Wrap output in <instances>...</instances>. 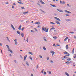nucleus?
Masks as SVG:
<instances>
[{
	"instance_id": "1",
	"label": "nucleus",
	"mask_w": 76,
	"mask_h": 76,
	"mask_svg": "<svg viewBox=\"0 0 76 76\" xmlns=\"http://www.w3.org/2000/svg\"><path fill=\"white\" fill-rule=\"evenodd\" d=\"M57 10H58V12H61V13H63V12H64L63 11L61 10L57 9Z\"/></svg>"
},
{
	"instance_id": "2",
	"label": "nucleus",
	"mask_w": 76,
	"mask_h": 76,
	"mask_svg": "<svg viewBox=\"0 0 76 76\" xmlns=\"http://www.w3.org/2000/svg\"><path fill=\"white\" fill-rule=\"evenodd\" d=\"M42 31H46V29H47V28L46 27H45L44 28V27H42Z\"/></svg>"
},
{
	"instance_id": "3",
	"label": "nucleus",
	"mask_w": 76,
	"mask_h": 76,
	"mask_svg": "<svg viewBox=\"0 0 76 76\" xmlns=\"http://www.w3.org/2000/svg\"><path fill=\"white\" fill-rule=\"evenodd\" d=\"M54 18L55 19H56V20H59V21H61V20H60V19H59V18H58L54 17Z\"/></svg>"
},
{
	"instance_id": "4",
	"label": "nucleus",
	"mask_w": 76,
	"mask_h": 76,
	"mask_svg": "<svg viewBox=\"0 0 76 76\" xmlns=\"http://www.w3.org/2000/svg\"><path fill=\"white\" fill-rule=\"evenodd\" d=\"M64 11L65 12H66V13H72V12H69L68 11H67V10H65Z\"/></svg>"
},
{
	"instance_id": "5",
	"label": "nucleus",
	"mask_w": 76,
	"mask_h": 76,
	"mask_svg": "<svg viewBox=\"0 0 76 76\" xmlns=\"http://www.w3.org/2000/svg\"><path fill=\"white\" fill-rule=\"evenodd\" d=\"M26 57H27V55H26L24 56V61L26 60Z\"/></svg>"
},
{
	"instance_id": "6",
	"label": "nucleus",
	"mask_w": 76,
	"mask_h": 76,
	"mask_svg": "<svg viewBox=\"0 0 76 76\" xmlns=\"http://www.w3.org/2000/svg\"><path fill=\"white\" fill-rule=\"evenodd\" d=\"M50 53H52V56H53V54H54L55 52L53 51H50Z\"/></svg>"
},
{
	"instance_id": "7",
	"label": "nucleus",
	"mask_w": 76,
	"mask_h": 76,
	"mask_svg": "<svg viewBox=\"0 0 76 76\" xmlns=\"http://www.w3.org/2000/svg\"><path fill=\"white\" fill-rule=\"evenodd\" d=\"M50 53H52V56H53V54H54L55 52L53 51H50Z\"/></svg>"
},
{
	"instance_id": "8",
	"label": "nucleus",
	"mask_w": 76,
	"mask_h": 76,
	"mask_svg": "<svg viewBox=\"0 0 76 76\" xmlns=\"http://www.w3.org/2000/svg\"><path fill=\"white\" fill-rule=\"evenodd\" d=\"M11 26L12 28H13V30H15V27H14V26H13L12 24H11Z\"/></svg>"
},
{
	"instance_id": "9",
	"label": "nucleus",
	"mask_w": 76,
	"mask_h": 76,
	"mask_svg": "<svg viewBox=\"0 0 76 76\" xmlns=\"http://www.w3.org/2000/svg\"><path fill=\"white\" fill-rule=\"evenodd\" d=\"M56 23L58 25H60V22H59L57 20L56 21Z\"/></svg>"
},
{
	"instance_id": "10",
	"label": "nucleus",
	"mask_w": 76,
	"mask_h": 76,
	"mask_svg": "<svg viewBox=\"0 0 76 76\" xmlns=\"http://www.w3.org/2000/svg\"><path fill=\"white\" fill-rule=\"evenodd\" d=\"M21 27H22V26L20 25L18 28V29L20 31V30H21Z\"/></svg>"
},
{
	"instance_id": "11",
	"label": "nucleus",
	"mask_w": 76,
	"mask_h": 76,
	"mask_svg": "<svg viewBox=\"0 0 76 76\" xmlns=\"http://www.w3.org/2000/svg\"><path fill=\"white\" fill-rule=\"evenodd\" d=\"M35 24H38V25H39V24H40V22H37L35 23Z\"/></svg>"
},
{
	"instance_id": "12",
	"label": "nucleus",
	"mask_w": 76,
	"mask_h": 76,
	"mask_svg": "<svg viewBox=\"0 0 76 76\" xmlns=\"http://www.w3.org/2000/svg\"><path fill=\"white\" fill-rule=\"evenodd\" d=\"M69 46V45H66V50H68V49H69V46Z\"/></svg>"
},
{
	"instance_id": "13",
	"label": "nucleus",
	"mask_w": 76,
	"mask_h": 76,
	"mask_svg": "<svg viewBox=\"0 0 76 76\" xmlns=\"http://www.w3.org/2000/svg\"><path fill=\"white\" fill-rule=\"evenodd\" d=\"M55 28H54V27H53L52 28H50V32L51 31V30H52V29H55Z\"/></svg>"
},
{
	"instance_id": "14",
	"label": "nucleus",
	"mask_w": 76,
	"mask_h": 76,
	"mask_svg": "<svg viewBox=\"0 0 76 76\" xmlns=\"http://www.w3.org/2000/svg\"><path fill=\"white\" fill-rule=\"evenodd\" d=\"M50 6H52V7H56V6L55 5L51 4H50Z\"/></svg>"
},
{
	"instance_id": "15",
	"label": "nucleus",
	"mask_w": 76,
	"mask_h": 76,
	"mask_svg": "<svg viewBox=\"0 0 76 76\" xmlns=\"http://www.w3.org/2000/svg\"><path fill=\"white\" fill-rule=\"evenodd\" d=\"M8 51L10 52V53H13V52L12 51V50H11L10 49L8 50Z\"/></svg>"
},
{
	"instance_id": "16",
	"label": "nucleus",
	"mask_w": 76,
	"mask_h": 76,
	"mask_svg": "<svg viewBox=\"0 0 76 76\" xmlns=\"http://www.w3.org/2000/svg\"><path fill=\"white\" fill-rule=\"evenodd\" d=\"M68 39H69V37H66L64 39V41H66V40H67Z\"/></svg>"
},
{
	"instance_id": "17",
	"label": "nucleus",
	"mask_w": 76,
	"mask_h": 76,
	"mask_svg": "<svg viewBox=\"0 0 76 76\" xmlns=\"http://www.w3.org/2000/svg\"><path fill=\"white\" fill-rule=\"evenodd\" d=\"M65 75L67 76H69V73H67L66 72H65Z\"/></svg>"
},
{
	"instance_id": "18",
	"label": "nucleus",
	"mask_w": 76,
	"mask_h": 76,
	"mask_svg": "<svg viewBox=\"0 0 76 76\" xmlns=\"http://www.w3.org/2000/svg\"><path fill=\"white\" fill-rule=\"evenodd\" d=\"M17 33L18 34H19V35H20V32H19V31H17Z\"/></svg>"
},
{
	"instance_id": "19",
	"label": "nucleus",
	"mask_w": 76,
	"mask_h": 76,
	"mask_svg": "<svg viewBox=\"0 0 76 76\" xmlns=\"http://www.w3.org/2000/svg\"><path fill=\"white\" fill-rule=\"evenodd\" d=\"M6 46H7V48H8V49H10V48H9V45H6Z\"/></svg>"
},
{
	"instance_id": "20",
	"label": "nucleus",
	"mask_w": 76,
	"mask_h": 76,
	"mask_svg": "<svg viewBox=\"0 0 76 76\" xmlns=\"http://www.w3.org/2000/svg\"><path fill=\"white\" fill-rule=\"evenodd\" d=\"M18 3H19V4H23V3L21 2L18 1Z\"/></svg>"
},
{
	"instance_id": "21",
	"label": "nucleus",
	"mask_w": 76,
	"mask_h": 76,
	"mask_svg": "<svg viewBox=\"0 0 76 76\" xmlns=\"http://www.w3.org/2000/svg\"><path fill=\"white\" fill-rule=\"evenodd\" d=\"M67 60L68 61H70L71 60V58H68V59H67Z\"/></svg>"
},
{
	"instance_id": "22",
	"label": "nucleus",
	"mask_w": 76,
	"mask_h": 76,
	"mask_svg": "<svg viewBox=\"0 0 76 76\" xmlns=\"http://www.w3.org/2000/svg\"><path fill=\"white\" fill-rule=\"evenodd\" d=\"M65 63L66 64H69V63H70V62L69 61H67V62H65Z\"/></svg>"
},
{
	"instance_id": "23",
	"label": "nucleus",
	"mask_w": 76,
	"mask_h": 76,
	"mask_svg": "<svg viewBox=\"0 0 76 76\" xmlns=\"http://www.w3.org/2000/svg\"><path fill=\"white\" fill-rule=\"evenodd\" d=\"M7 39L8 40V41H9V42H10V41L9 39L8 38V37H7Z\"/></svg>"
},
{
	"instance_id": "24",
	"label": "nucleus",
	"mask_w": 76,
	"mask_h": 76,
	"mask_svg": "<svg viewBox=\"0 0 76 76\" xmlns=\"http://www.w3.org/2000/svg\"><path fill=\"white\" fill-rule=\"evenodd\" d=\"M41 3L42 4H45V3H44V2H43V1H42V0H41Z\"/></svg>"
},
{
	"instance_id": "25",
	"label": "nucleus",
	"mask_w": 76,
	"mask_h": 76,
	"mask_svg": "<svg viewBox=\"0 0 76 76\" xmlns=\"http://www.w3.org/2000/svg\"><path fill=\"white\" fill-rule=\"evenodd\" d=\"M28 53L29 54H31V55H33V53H32V52H28Z\"/></svg>"
},
{
	"instance_id": "26",
	"label": "nucleus",
	"mask_w": 76,
	"mask_h": 76,
	"mask_svg": "<svg viewBox=\"0 0 76 76\" xmlns=\"http://www.w3.org/2000/svg\"><path fill=\"white\" fill-rule=\"evenodd\" d=\"M62 4H65V2L64 1L62 2Z\"/></svg>"
},
{
	"instance_id": "27",
	"label": "nucleus",
	"mask_w": 76,
	"mask_h": 76,
	"mask_svg": "<svg viewBox=\"0 0 76 76\" xmlns=\"http://www.w3.org/2000/svg\"><path fill=\"white\" fill-rule=\"evenodd\" d=\"M21 35L22 36V37H23L24 36V34H23V33H22L21 34Z\"/></svg>"
},
{
	"instance_id": "28",
	"label": "nucleus",
	"mask_w": 76,
	"mask_h": 76,
	"mask_svg": "<svg viewBox=\"0 0 76 76\" xmlns=\"http://www.w3.org/2000/svg\"><path fill=\"white\" fill-rule=\"evenodd\" d=\"M43 49L44 50V51H45V50H46V48H45V47H44L43 48Z\"/></svg>"
},
{
	"instance_id": "29",
	"label": "nucleus",
	"mask_w": 76,
	"mask_h": 76,
	"mask_svg": "<svg viewBox=\"0 0 76 76\" xmlns=\"http://www.w3.org/2000/svg\"><path fill=\"white\" fill-rule=\"evenodd\" d=\"M49 28H47L45 32H48V31Z\"/></svg>"
},
{
	"instance_id": "30",
	"label": "nucleus",
	"mask_w": 76,
	"mask_h": 76,
	"mask_svg": "<svg viewBox=\"0 0 76 76\" xmlns=\"http://www.w3.org/2000/svg\"><path fill=\"white\" fill-rule=\"evenodd\" d=\"M26 64L27 65V66H29V64L28 63V62L27 61H26Z\"/></svg>"
},
{
	"instance_id": "31",
	"label": "nucleus",
	"mask_w": 76,
	"mask_h": 76,
	"mask_svg": "<svg viewBox=\"0 0 76 76\" xmlns=\"http://www.w3.org/2000/svg\"><path fill=\"white\" fill-rule=\"evenodd\" d=\"M28 13V11L23 12V14H24V15H25V14H26V13Z\"/></svg>"
},
{
	"instance_id": "32",
	"label": "nucleus",
	"mask_w": 76,
	"mask_h": 76,
	"mask_svg": "<svg viewBox=\"0 0 76 76\" xmlns=\"http://www.w3.org/2000/svg\"><path fill=\"white\" fill-rule=\"evenodd\" d=\"M34 29L35 31H36V32H38V30H37V28H34Z\"/></svg>"
},
{
	"instance_id": "33",
	"label": "nucleus",
	"mask_w": 76,
	"mask_h": 76,
	"mask_svg": "<svg viewBox=\"0 0 76 76\" xmlns=\"http://www.w3.org/2000/svg\"><path fill=\"white\" fill-rule=\"evenodd\" d=\"M25 29V27L22 28L21 29V31H23V29Z\"/></svg>"
},
{
	"instance_id": "34",
	"label": "nucleus",
	"mask_w": 76,
	"mask_h": 76,
	"mask_svg": "<svg viewBox=\"0 0 76 76\" xmlns=\"http://www.w3.org/2000/svg\"><path fill=\"white\" fill-rule=\"evenodd\" d=\"M51 24H53V25H55V23H53V22H50Z\"/></svg>"
},
{
	"instance_id": "35",
	"label": "nucleus",
	"mask_w": 76,
	"mask_h": 76,
	"mask_svg": "<svg viewBox=\"0 0 76 76\" xmlns=\"http://www.w3.org/2000/svg\"><path fill=\"white\" fill-rule=\"evenodd\" d=\"M69 33L70 34H74V32H73V31H71L69 32Z\"/></svg>"
},
{
	"instance_id": "36",
	"label": "nucleus",
	"mask_w": 76,
	"mask_h": 76,
	"mask_svg": "<svg viewBox=\"0 0 76 76\" xmlns=\"http://www.w3.org/2000/svg\"><path fill=\"white\" fill-rule=\"evenodd\" d=\"M75 50V48H74L73 50H72V53H73V54H74V50Z\"/></svg>"
},
{
	"instance_id": "37",
	"label": "nucleus",
	"mask_w": 76,
	"mask_h": 76,
	"mask_svg": "<svg viewBox=\"0 0 76 76\" xmlns=\"http://www.w3.org/2000/svg\"><path fill=\"white\" fill-rule=\"evenodd\" d=\"M64 54H68L67 52L65 51V52H64Z\"/></svg>"
},
{
	"instance_id": "38",
	"label": "nucleus",
	"mask_w": 76,
	"mask_h": 76,
	"mask_svg": "<svg viewBox=\"0 0 76 76\" xmlns=\"http://www.w3.org/2000/svg\"><path fill=\"white\" fill-rule=\"evenodd\" d=\"M53 38L54 39H56L57 38V37L55 36V37H53Z\"/></svg>"
},
{
	"instance_id": "39",
	"label": "nucleus",
	"mask_w": 76,
	"mask_h": 76,
	"mask_svg": "<svg viewBox=\"0 0 76 76\" xmlns=\"http://www.w3.org/2000/svg\"><path fill=\"white\" fill-rule=\"evenodd\" d=\"M29 58H30L31 60H32V57L30 56Z\"/></svg>"
},
{
	"instance_id": "40",
	"label": "nucleus",
	"mask_w": 76,
	"mask_h": 76,
	"mask_svg": "<svg viewBox=\"0 0 76 76\" xmlns=\"http://www.w3.org/2000/svg\"><path fill=\"white\" fill-rule=\"evenodd\" d=\"M40 10H41V11H42V12L43 13H45V12L44 11L40 9Z\"/></svg>"
},
{
	"instance_id": "41",
	"label": "nucleus",
	"mask_w": 76,
	"mask_h": 76,
	"mask_svg": "<svg viewBox=\"0 0 76 76\" xmlns=\"http://www.w3.org/2000/svg\"><path fill=\"white\" fill-rule=\"evenodd\" d=\"M68 55H66V56H70V54L68 53Z\"/></svg>"
},
{
	"instance_id": "42",
	"label": "nucleus",
	"mask_w": 76,
	"mask_h": 76,
	"mask_svg": "<svg viewBox=\"0 0 76 76\" xmlns=\"http://www.w3.org/2000/svg\"><path fill=\"white\" fill-rule=\"evenodd\" d=\"M14 61L15 63H17V62L16 61V60H14Z\"/></svg>"
},
{
	"instance_id": "43",
	"label": "nucleus",
	"mask_w": 76,
	"mask_h": 76,
	"mask_svg": "<svg viewBox=\"0 0 76 76\" xmlns=\"http://www.w3.org/2000/svg\"><path fill=\"white\" fill-rule=\"evenodd\" d=\"M21 8L22 9H25V7H21Z\"/></svg>"
},
{
	"instance_id": "44",
	"label": "nucleus",
	"mask_w": 76,
	"mask_h": 76,
	"mask_svg": "<svg viewBox=\"0 0 76 76\" xmlns=\"http://www.w3.org/2000/svg\"><path fill=\"white\" fill-rule=\"evenodd\" d=\"M14 41L15 42H17V39H15L14 40Z\"/></svg>"
},
{
	"instance_id": "45",
	"label": "nucleus",
	"mask_w": 76,
	"mask_h": 76,
	"mask_svg": "<svg viewBox=\"0 0 76 76\" xmlns=\"http://www.w3.org/2000/svg\"><path fill=\"white\" fill-rule=\"evenodd\" d=\"M71 20L70 19H68V21H69V22H70V21H71Z\"/></svg>"
},
{
	"instance_id": "46",
	"label": "nucleus",
	"mask_w": 76,
	"mask_h": 76,
	"mask_svg": "<svg viewBox=\"0 0 76 76\" xmlns=\"http://www.w3.org/2000/svg\"><path fill=\"white\" fill-rule=\"evenodd\" d=\"M65 16H69L70 15H69V14H66L65 15Z\"/></svg>"
},
{
	"instance_id": "47",
	"label": "nucleus",
	"mask_w": 76,
	"mask_h": 76,
	"mask_svg": "<svg viewBox=\"0 0 76 76\" xmlns=\"http://www.w3.org/2000/svg\"><path fill=\"white\" fill-rule=\"evenodd\" d=\"M60 4H62V1L61 0L60 1Z\"/></svg>"
},
{
	"instance_id": "48",
	"label": "nucleus",
	"mask_w": 76,
	"mask_h": 76,
	"mask_svg": "<svg viewBox=\"0 0 76 76\" xmlns=\"http://www.w3.org/2000/svg\"><path fill=\"white\" fill-rule=\"evenodd\" d=\"M43 72H44V69H43L41 73H43Z\"/></svg>"
},
{
	"instance_id": "49",
	"label": "nucleus",
	"mask_w": 76,
	"mask_h": 76,
	"mask_svg": "<svg viewBox=\"0 0 76 76\" xmlns=\"http://www.w3.org/2000/svg\"><path fill=\"white\" fill-rule=\"evenodd\" d=\"M44 75H46V72H44Z\"/></svg>"
},
{
	"instance_id": "50",
	"label": "nucleus",
	"mask_w": 76,
	"mask_h": 76,
	"mask_svg": "<svg viewBox=\"0 0 76 76\" xmlns=\"http://www.w3.org/2000/svg\"><path fill=\"white\" fill-rule=\"evenodd\" d=\"M12 9H15L14 6H12Z\"/></svg>"
},
{
	"instance_id": "51",
	"label": "nucleus",
	"mask_w": 76,
	"mask_h": 76,
	"mask_svg": "<svg viewBox=\"0 0 76 76\" xmlns=\"http://www.w3.org/2000/svg\"><path fill=\"white\" fill-rule=\"evenodd\" d=\"M51 63H54V62H53V61L52 60L51 61H50Z\"/></svg>"
},
{
	"instance_id": "52",
	"label": "nucleus",
	"mask_w": 76,
	"mask_h": 76,
	"mask_svg": "<svg viewBox=\"0 0 76 76\" xmlns=\"http://www.w3.org/2000/svg\"><path fill=\"white\" fill-rule=\"evenodd\" d=\"M28 38H27V40H26V41H27V42H28Z\"/></svg>"
},
{
	"instance_id": "53",
	"label": "nucleus",
	"mask_w": 76,
	"mask_h": 76,
	"mask_svg": "<svg viewBox=\"0 0 76 76\" xmlns=\"http://www.w3.org/2000/svg\"><path fill=\"white\" fill-rule=\"evenodd\" d=\"M74 38H75V39H76V36H74Z\"/></svg>"
},
{
	"instance_id": "54",
	"label": "nucleus",
	"mask_w": 76,
	"mask_h": 76,
	"mask_svg": "<svg viewBox=\"0 0 76 76\" xmlns=\"http://www.w3.org/2000/svg\"><path fill=\"white\" fill-rule=\"evenodd\" d=\"M65 20L66 21H68V19H66Z\"/></svg>"
},
{
	"instance_id": "55",
	"label": "nucleus",
	"mask_w": 76,
	"mask_h": 76,
	"mask_svg": "<svg viewBox=\"0 0 76 76\" xmlns=\"http://www.w3.org/2000/svg\"><path fill=\"white\" fill-rule=\"evenodd\" d=\"M49 75H51V72H49Z\"/></svg>"
},
{
	"instance_id": "56",
	"label": "nucleus",
	"mask_w": 76,
	"mask_h": 76,
	"mask_svg": "<svg viewBox=\"0 0 76 76\" xmlns=\"http://www.w3.org/2000/svg\"><path fill=\"white\" fill-rule=\"evenodd\" d=\"M47 60H49V57H48L47 58Z\"/></svg>"
},
{
	"instance_id": "57",
	"label": "nucleus",
	"mask_w": 76,
	"mask_h": 76,
	"mask_svg": "<svg viewBox=\"0 0 76 76\" xmlns=\"http://www.w3.org/2000/svg\"><path fill=\"white\" fill-rule=\"evenodd\" d=\"M31 32H34V31L31 30Z\"/></svg>"
},
{
	"instance_id": "58",
	"label": "nucleus",
	"mask_w": 76,
	"mask_h": 76,
	"mask_svg": "<svg viewBox=\"0 0 76 76\" xmlns=\"http://www.w3.org/2000/svg\"><path fill=\"white\" fill-rule=\"evenodd\" d=\"M40 58H42V57L41 56H40Z\"/></svg>"
},
{
	"instance_id": "59",
	"label": "nucleus",
	"mask_w": 76,
	"mask_h": 76,
	"mask_svg": "<svg viewBox=\"0 0 76 76\" xmlns=\"http://www.w3.org/2000/svg\"><path fill=\"white\" fill-rule=\"evenodd\" d=\"M44 41H46V42H47V39H44Z\"/></svg>"
},
{
	"instance_id": "60",
	"label": "nucleus",
	"mask_w": 76,
	"mask_h": 76,
	"mask_svg": "<svg viewBox=\"0 0 76 76\" xmlns=\"http://www.w3.org/2000/svg\"><path fill=\"white\" fill-rule=\"evenodd\" d=\"M67 5L68 7L69 6V4H67Z\"/></svg>"
},
{
	"instance_id": "61",
	"label": "nucleus",
	"mask_w": 76,
	"mask_h": 76,
	"mask_svg": "<svg viewBox=\"0 0 76 76\" xmlns=\"http://www.w3.org/2000/svg\"><path fill=\"white\" fill-rule=\"evenodd\" d=\"M36 67H37L36 69H37V68H38V65H37V66Z\"/></svg>"
},
{
	"instance_id": "62",
	"label": "nucleus",
	"mask_w": 76,
	"mask_h": 76,
	"mask_svg": "<svg viewBox=\"0 0 76 76\" xmlns=\"http://www.w3.org/2000/svg\"><path fill=\"white\" fill-rule=\"evenodd\" d=\"M66 56H64V58H66Z\"/></svg>"
},
{
	"instance_id": "63",
	"label": "nucleus",
	"mask_w": 76,
	"mask_h": 76,
	"mask_svg": "<svg viewBox=\"0 0 76 76\" xmlns=\"http://www.w3.org/2000/svg\"><path fill=\"white\" fill-rule=\"evenodd\" d=\"M38 28H40L41 27V26H38Z\"/></svg>"
},
{
	"instance_id": "64",
	"label": "nucleus",
	"mask_w": 76,
	"mask_h": 76,
	"mask_svg": "<svg viewBox=\"0 0 76 76\" xmlns=\"http://www.w3.org/2000/svg\"><path fill=\"white\" fill-rule=\"evenodd\" d=\"M31 76H34V75H33V74H31Z\"/></svg>"
}]
</instances>
